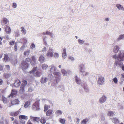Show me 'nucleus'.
<instances>
[{
	"label": "nucleus",
	"instance_id": "1",
	"mask_svg": "<svg viewBox=\"0 0 124 124\" xmlns=\"http://www.w3.org/2000/svg\"><path fill=\"white\" fill-rule=\"evenodd\" d=\"M112 58L115 59L116 65L117 66L118 61H123L124 60V50H121L119 51L117 55L115 54L112 56Z\"/></svg>",
	"mask_w": 124,
	"mask_h": 124
},
{
	"label": "nucleus",
	"instance_id": "2",
	"mask_svg": "<svg viewBox=\"0 0 124 124\" xmlns=\"http://www.w3.org/2000/svg\"><path fill=\"white\" fill-rule=\"evenodd\" d=\"M85 68V65L83 64H80L79 66L80 72L82 73V75L83 76H86L88 75L89 73L88 72L84 71Z\"/></svg>",
	"mask_w": 124,
	"mask_h": 124
},
{
	"label": "nucleus",
	"instance_id": "3",
	"mask_svg": "<svg viewBox=\"0 0 124 124\" xmlns=\"http://www.w3.org/2000/svg\"><path fill=\"white\" fill-rule=\"evenodd\" d=\"M31 61V59L29 58H27L25 61H23L21 64V66L23 69H25L27 68L29 66V64L28 62Z\"/></svg>",
	"mask_w": 124,
	"mask_h": 124
},
{
	"label": "nucleus",
	"instance_id": "4",
	"mask_svg": "<svg viewBox=\"0 0 124 124\" xmlns=\"http://www.w3.org/2000/svg\"><path fill=\"white\" fill-rule=\"evenodd\" d=\"M37 67H36L30 72V73L34 74L35 76L37 77H40L41 74L40 72L37 70Z\"/></svg>",
	"mask_w": 124,
	"mask_h": 124
},
{
	"label": "nucleus",
	"instance_id": "5",
	"mask_svg": "<svg viewBox=\"0 0 124 124\" xmlns=\"http://www.w3.org/2000/svg\"><path fill=\"white\" fill-rule=\"evenodd\" d=\"M51 68L50 71L51 73V74H50V76L49 79L51 80L52 78H53V76L52 74V73L54 74L57 70V69L56 67L54 65H52L50 66Z\"/></svg>",
	"mask_w": 124,
	"mask_h": 124
},
{
	"label": "nucleus",
	"instance_id": "6",
	"mask_svg": "<svg viewBox=\"0 0 124 124\" xmlns=\"http://www.w3.org/2000/svg\"><path fill=\"white\" fill-rule=\"evenodd\" d=\"M104 78L101 76H99L98 77L97 82L98 84L99 85H102L104 82Z\"/></svg>",
	"mask_w": 124,
	"mask_h": 124
},
{
	"label": "nucleus",
	"instance_id": "7",
	"mask_svg": "<svg viewBox=\"0 0 124 124\" xmlns=\"http://www.w3.org/2000/svg\"><path fill=\"white\" fill-rule=\"evenodd\" d=\"M53 49L49 47L46 55L47 57H52L53 56Z\"/></svg>",
	"mask_w": 124,
	"mask_h": 124
},
{
	"label": "nucleus",
	"instance_id": "8",
	"mask_svg": "<svg viewBox=\"0 0 124 124\" xmlns=\"http://www.w3.org/2000/svg\"><path fill=\"white\" fill-rule=\"evenodd\" d=\"M48 79L47 77H43L41 78L40 81V82L41 83L43 84L46 83L48 81L49 79L50 80V79H49V77L50 76L48 74Z\"/></svg>",
	"mask_w": 124,
	"mask_h": 124
},
{
	"label": "nucleus",
	"instance_id": "9",
	"mask_svg": "<svg viewBox=\"0 0 124 124\" xmlns=\"http://www.w3.org/2000/svg\"><path fill=\"white\" fill-rule=\"evenodd\" d=\"M39 101H38L34 103L32 106L34 110H37L39 109Z\"/></svg>",
	"mask_w": 124,
	"mask_h": 124
},
{
	"label": "nucleus",
	"instance_id": "10",
	"mask_svg": "<svg viewBox=\"0 0 124 124\" xmlns=\"http://www.w3.org/2000/svg\"><path fill=\"white\" fill-rule=\"evenodd\" d=\"M20 101H19L18 99H15L14 100H12L11 102V104H9V107H10L12 105H14L18 104L19 103Z\"/></svg>",
	"mask_w": 124,
	"mask_h": 124
},
{
	"label": "nucleus",
	"instance_id": "11",
	"mask_svg": "<svg viewBox=\"0 0 124 124\" xmlns=\"http://www.w3.org/2000/svg\"><path fill=\"white\" fill-rule=\"evenodd\" d=\"M62 57L64 59H65L67 57L66 49L65 48H64L62 49Z\"/></svg>",
	"mask_w": 124,
	"mask_h": 124
},
{
	"label": "nucleus",
	"instance_id": "12",
	"mask_svg": "<svg viewBox=\"0 0 124 124\" xmlns=\"http://www.w3.org/2000/svg\"><path fill=\"white\" fill-rule=\"evenodd\" d=\"M37 60V59L34 56H33L31 57V63L32 65H34Z\"/></svg>",
	"mask_w": 124,
	"mask_h": 124
},
{
	"label": "nucleus",
	"instance_id": "13",
	"mask_svg": "<svg viewBox=\"0 0 124 124\" xmlns=\"http://www.w3.org/2000/svg\"><path fill=\"white\" fill-rule=\"evenodd\" d=\"M30 119L35 123L38 122L39 120V118L33 117L31 116H30Z\"/></svg>",
	"mask_w": 124,
	"mask_h": 124
},
{
	"label": "nucleus",
	"instance_id": "14",
	"mask_svg": "<svg viewBox=\"0 0 124 124\" xmlns=\"http://www.w3.org/2000/svg\"><path fill=\"white\" fill-rule=\"evenodd\" d=\"M17 92L14 90H12L11 93L9 95L8 97L9 98H11L17 94Z\"/></svg>",
	"mask_w": 124,
	"mask_h": 124
},
{
	"label": "nucleus",
	"instance_id": "15",
	"mask_svg": "<svg viewBox=\"0 0 124 124\" xmlns=\"http://www.w3.org/2000/svg\"><path fill=\"white\" fill-rule=\"evenodd\" d=\"M106 98L105 96H103L100 98L99 101L100 103H103L106 101Z\"/></svg>",
	"mask_w": 124,
	"mask_h": 124
},
{
	"label": "nucleus",
	"instance_id": "16",
	"mask_svg": "<svg viewBox=\"0 0 124 124\" xmlns=\"http://www.w3.org/2000/svg\"><path fill=\"white\" fill-rule=\"evenodd\" d=\"M25 85L23 84H22L21 85L20 88V90L19 91L20 93L21 94H23L24 93V88Z\"/></svg>",
	"mask_w": 124,
	"mask_h": 124
},
{
	"label": "nucleus",
	"instance_id": "17",
	"mask_svg": "<svg viewBox=\"0 0 124 124\" xmlns=\"http://www.w3.org/2000/svg\"><path fill=\"white\" fill-rule=\"evenodd\" d=\"M45 58L43 55H40L39 57V61L41 63H43L45 62Z\"/></svg>",
	"mask_w": 124,
	"mask_h": 124
},
{
	"label": "nucleus",
	"instance_id": "18",
	"mask_svg": "<svg viewBox=\"0 0 124 124\" xmlns=\"http://www.w3.org/2000/svg\"><path fill=\"white\" fill-rule=\"evenodd\" d=\"M75 79L76 80V82L77 84L79 85H82L81 80L79 78L77 77V76L75 77Z\"/></svg>",
	"mask_w": 124,
	"mask_h": 124
},
{
	"label": "nucleus",
	"instance_id": "19",
	"mask_svg": "<svg viewBox=\"0 0 124 124\" xmlns=\"http://www.w3.org/2000/svg\"><path fill=\"white\" fill-rule=\"evenodd\" d=\"M121 40H124V34L119 35L116 39V41H120Z\"/></svg>",
	"mask_w": 124,
	"mask_h": 124
},
{
	"label": "nucleus",
	"instance_id": "20",
	"mask_svg": "<svg viewBox=\"0 0 124 124\" xmlns=\"http://www.w3.org/2000/svg\"><path fill=\"white\" fill-rule=\"evenodd\" d=\"M119 48L118 46H115L114 48L113 52L114 53H117L119 50Z\"/></svg>",
	"mask_w": 124,
	"mask_h": 124
},
{
	"label": "nucleus",
	"instance_id": "21",
	"mask_svg": "<svg viewBox=\"0 0 124 124\" xmlns=\"http://www.w3.org/2000/svg\"><path fill=\"white\" fill-rule=\"evenodd\" d=\"M19 118L20 120H27L28 119V118L27 116L24 115H20L19 116Z\"/></svg>",
	"mask_w": 124,
	"mask_h": 124
},
{
	"label": "nucleus",
	"instance_id": "22",
	"mask_svg": "<svg viewBox=\"0 0 124 124\" xmlns=\"http://www.w3.org/2000/svg\"><path fill=\"white\" fill-rule=\"evenodd\" d=\"M21 82L18 79H17L15 81L14 83V86L16 87L19 86Z\"/></svg>",
	"mask_w": 124,
	"mask_h": 124
},
{
	"label": "nucleus",
	"instance_id": "23",
	"mask_svg": "<svg viewBox=\"0 0 124 124\" xmlns=\"http://www.w3.org/2000/svg\"><path fill=\"white\" fill-rule=\"evenodd\" d=\"M53 74L55 77H59V81L60 79V77L61 75V73L59 72L56 71Z\"/></svg>",
	"mask_w": 124,
	"mask_h": 124
},
{
	"label": "nucleus",
	"instance_id": "24",
	"mask_svg": "<svg viewBox=\"0 0 124 124\" xmlns=\"http://www.w3.org/2000/svg\"><path fill=\"white\" fill-rule=\"evenodd\" d=\"M116 6L119 10L124 11V8L120 4H117L116 5Z\"/></svg>",
	"mask_w": 124,
	"mask_h": 124
},
{
	"label": "nucleus",
	"instance_id": "25",
	"mask_svg": "<svg viewBox=\"0 0 124 124\" xmlns=\"http://www.w3.org/2000/svg\"><path fill=\"white\" fill-rule=\"evenodd\" d=\"M20 109L18 111L14 112H12L10 113V115L11 116H17L19 113V112L20 111Z\"/></svg>",
	"mask_w": 124,
	"mask_h": 124
},
{
	"label": "nucleus",
	"instance_id": "26",
	"mask_svg": "<svg viewBox=\"0 0 124 124\" xmlns=\"http://www.w3.org/2000/svg\"><path fill=\"white\" fill-rule=\"evenodd\" d=\"M5 31L8 34H10L11 32V30L8 26H6Z\"/></svg>",
	"mask_w": 124,
	"mask_h": 124
},
{
	"label": "nucleus",
	"instance_id": "27",
	"mask_svg": "<svg viewBox=\"0 0 124 124\" xmlns=\"http://www.w3.org/2000/svg\"><path fill=\"white\" fill-rule=\"evenodd\" d=\"M8 20L6 18H4L3 19L2 24H7L8 23Z\"/></svg>",
	"mask_w": 124,
	"mask_h": 124
},
{
	"label": "nucleus",
	"instance_id": "28",
	"mask_svg": "<svg viewBox=\"0 0 124 124\" xmlns=\"http://www.w3.org/2000/svg\"><path fill=\"white\" fill-rule=\"evenodd\" d=\"M55 114L57 116H59L62 114V112L61 110H57L55 112Z\"/></svg>",
	"mask_w": 124,
	"mask_h": 124
},
{
	"label": "nucleus",
	"instance_id": "29",
	"mask_svg": "<svg viewBox=\"0 0 124 124\" xmlns=\"http://www.w3.org/2000/svg\"><path fill=\"white\" fill-rule=\"evenodd\" d=\"M4 61H5V62H8L9 60V58L7 55L4 54Z\"/></svg>",
	"mask_w": 124,
	"mask_h": 124
},
{
	"label": "nucleus",
	"instance_id": "30",
	"mask_svg": "<svg viewBox=\"0 0 124 124\" xmlns=\"http://www.w3.org/2000/svg\"><path fill=\"white\" fill-rule=\"evenodd\" d=\"M61 72L63 76H66L67 75V73L66 70L64 69H62L61 70Z\"/></svg>",
	"mask_w": 124,
	"mask_h": 124
},
{
	"label": "nucleus",
	"instance_id": "31",
	"mask_svg": "<svg viewBox=\"0 0 124 124\" xmlns=\"http://www.w3.org/2000/svg\"><path fill=\"white\" fill-rule=\"evenodd\" d=\"M46 120L44 117H42L40 119V122L42 124H45L46 122Z\"/></svg>",
	"mask_w": 124,
	"mask_h": 124
},
{
	"label": "nucleus",
	"instance_id": "32",
	"mask_svg": "<svg viewBox=\"0 0 124 124\" xmlns=\"http://www.w3.org/2000/svg\"><path fill=\"white\" fill-rule=\"evenodd\" d=\"M48 65L45 63H44L42 64L41 65V67L42 69L44 70H46L47 68H48Z\"/></svg>",
	"mask_w": 124,
	"mask_h": 124
},
{
	"label": "nucleus",
	"instance_id": "33",
	"mask_svg": "<svg viewBox=\"0 0 124 124\" xmlns=\"http://www.w3.org/2000/svg\"><path fill=\"white\" fill-rule=\"evenodd\" d=\"M110 119L114 123L116 124V123H118V120L116 117L113 118H111Z\"/></svg>",
	"mask_w": 124,
	"mask_h": 124
},
{
	"label": "nucleus",
	"instance_id": "34",
	"mask_svg": "<svg viewBox=\"0 0 124 124\" xmlns=\"http://www.w3.org/2000/svg\"><path fill=\"white\" fill-rule=\"evenodd\" d=\"M114 113L115 112L112 111H108L107 113V115L108 116H113L114 115Z\"/></svg>",
	"mask_w": 124,
	"mask_h": 124
},
{
	"label": "nucleus",
	"instance_id": "35",
	"mask_svg": "<svg viewBox=\"0 0 124 124\" xmlns=\"http://www.w3.org/2000/svg\"><path fill=\"white\" fill-rule=\"evenodd\" d=\"M53 111V110L52 109L49 110L46 112V115L47 116H49L52 114Z\"/></svg>",
	"mask_w": 124,
	"mask_h": 124
},
{
	"label": "nucleus",
	"instance_id": "36",
	"mask_svg": "<svg viewBox=\"0 0 124 124\" xmlns=\"http://www.w3.org/2000/svg\"><path fill=\"white\" fill-rule=\"evenodd\" d=\"M30 101H28L26 102L25 103L24 106L25 108H27L30 105Z\"/></svg>",
	"mask_w": 124,
	"mask_h": 124
},
{
	"label": "nucleus",
	"instance_id": "37",
	"mask_svg": "<svg viewBox=\"0 0 124 124\" xmlns=\"http://www.w3.org/2000/svg\"><path fill=\"white\" fill-rule=\"evenodd\" d=\"M59 121L61 123L63 124H65L66 120L64 119L60 118L59 119Z\"/></svg>",
	"mask_w": 124,
	"mask_h": 124
},
{
	"label": "nucleus",
	"instance_id": "38",
	"mask_svg": "<svg viewBox=\"0 0 124 124\" xmlns=\"http://www.w3.org/2000/svg\"><path fill=\"white\" fill-rule=\"evenodd\" d=\"M27 47V45L26 44H23V45L20 48V50L22 51H23L24 49Z\"/></svg>",
	"mask_w": 124,
	"mask_h": 124
},
{
	"label": "nucleus",
	"instance_id": "39",
	"mask_svg": "<svg viewBox=\"0 0 124 124\" xmlns=\"http://www.w3.org/2000/svg\"><path fill=\"white\" fill-rule=\"evenodd\" d=\"M112 80L115 84H117L118 83V79L116 77H115L112 79Z\"/></svg>",
	"mask_w": 124,
	"mask_h": 124
},
{
	"label": "nucleus",
	"instance_id": "40",
	"mask_svg": "<svg viewBox=\"0 0 124 124\" xmlns=\"http://www.w3.org/2000/svg\"><path fill=\"white\" fill-rule=\"evenodd\" d=\"M30 50L28 49L27 51H25L24 53V54L25 55H28L30 53Z\"/></svg>",
	"mask_w": 124,
	"mask_h": 124
},
{
	"label": "nucleus",
	"instance_id": "41",
	"mask_svg": "<svg viewBox=\"0 0 124 124\" xmlns=\"http://www.w3.org/2000/svg\"><path fill=\"white\" fill-rule=\"evenodd\" d=\"M11 74L10 73H6L4 74V76L6 78H8L10 77Z\"/></svg>",
	"mask_w": 124,
	"mask_h": 124
},
{
	"label": "nucleus",
	"instance_id": "42",
	"mask_svg": "<svg viewBox=\"0 0 124 124\" xmlns=\"http://www.w3.org/2000/svg\"><path fill=\"white\" fill-rule=\"evenodd\" d=\"M55 58H58L59 57V54L57 53H54V54H53Z\"/></svg>",
	"mask_w": 124,
	"mask_h": 124
},
{
	"label": "nucleus",
	"instance_id": "43",
	"mask_svg": "<svg viewBox=\"0 0 124 124\" xmlns=\"http://www.w3.org/2000/svg\"><path fill=\"white\" fill-rule=\"evenodd\" d=\"M117 108L118 109L120 110L123 108V107L122 105L119 104L117 107Z\"/></svg>",
	"mask_w": 124,
	"mask_h": 124
},
{
	"label": "nucleus",
	"instance_id": "44",
	"mask_svg": "<svg viewBox=\"0 0 124 124\" xmlns=\"http://www.w3.org/2000/svg\"><path fill=\"white\" fill-rule=\"evenodd\" d=\"M21 29H22L21 31L25 35L26 33V30L24 28V27H21Z\"/></svg>",
	"mask_w": 124,
	"mask_h": 124
},
{
	"label": "nucleus",
	"instance_id": "45",
	"mask_svg": "<svg viewBox=\"0 0 124 124\" xmlns=\"http://www.w3.org/2000/svg\"><path fill=\"white\" fill-rule=\"evenodd\" d=\"M78 41L79 44L80 45H82L84 43V41L83 40L80 39H78Z\"/></svg>",
	"mask_w": 124,
	"mask_h": 124
},
{
	"label": "nucleus",
	"instance_id": "46",
	"mask_svg": "<svg viewBox=\"0 0 124 124\" xmlns=\"http://www.w3.org/2000/svg\"><path fill=\"white\" fill-rule=\"evenodd\" d=\"M2 100L3 102L5 103H7V99L4 97H2Z\"/></svg>",
	"mask_w": 124,
	"mask_h": 124
},
{
	"label": "nucleus",
	"instance_id": "47",
	"mask_svg": "<svg viewBox=\"0 0 124 124\" xmlns=\"http://www.w3.org/2000/svg\"><path fill=\"white\" fill-rule=\"evenodd\" d=\"M12 6L14 8H16L17 7V5L16 3L14 2L12 3Z\"/></svg>",
	"mask_w": 124,
	"mask_h": 124
},
{
	"label": "nucleus",
	"instance_id": "48",
	"mask_svg": "<svg viewBox=\"0 0 124 124\" xmlns=\"http://www.w3.org/2000/svg\"><path fill=\"white\" fill-rule=\"evenodd\" d=\"M119 65L120 66V67L121 68L122 70L123 71H124V66L123 63H121L119 64Z\"/></svg>",
	"mask_w": 124,
	"mask_h": 124
},
{
	"label": "nucleus",
	"instance_id": "49",
	"mask_svg": "<svg viewBox=\"0 0 124 124\" xmlns=\"http://www.w3.org/2000/svg\"><path fill=\"white\" fill-rule=\"evenodd\" d=\"M46 50V47H45L43 48L41 51L43 53H45Z\"/></svg>",
	"mask_w": 124,
	"mask_h": 124
},
{
	"label": "nucleus",
	"instance_id": "50",
	"mask_svg": "<svg viewBox=\"0 0 124 124\" xmlns=\"http://www.w3.org/2000/svg\"><path fill=\"white\" fill-rule=\"evenodd\" d=\"M35 47V45L34 43H32L30 46V48L31 49H33Z\"/></svg>",
	"mask_w": 124,
	"mask_h": 124
},
{
	"label": "nucleus",
	"instance_id": "51",
	"mask_svg": "<svg viewBox=\"0 0 124 124\" xmlns=\"http://www.w3.org/2000/svg\"><path fill=\"white\" fill-rule=\"evenodd\" d=\"M20 124H25V122L23 120H20Z\"/></svg>",
	"mask_w": 124,
	"mask_h": 124
},
{
	"label": "nucleus",
	"instance_id": "52",
	"mask_svg": "<svg viewBox=\"0 0 124 124\" xmlns=\"http://www.w3.org/2000/svg\"><path fill=\"white\" fill-rule=\"evenodd\" d=\"M69 59L71 60L72 61V62L73 61L75 60L74 58L72 56H69Z\"/></svg>",
	"mask_w": 124,
	"mask_h": 124
},
{
	"label": "nucleus",
	"instance_id": "53",
	"mask_svg": "<svg viewBox=\"0 0 124 124\" xmlns=\"http://www.w3.org/2000/svg\"><path fill=\"white\" fill-rule=\"evenodd\" d=\"M6 68L8 70H10V67L8 65H5Z\"/></svg>",
	"mask_w": 124,
	"mask_h": 124
},
{
	"label": "nucleus",
	"instance_id": "54",
	"mask_svg": "<svg viewBox=\"0 0 124 124\" xmlns=\"http://www.w3.org/2000/svg\"><path fill=\"white\" fill-rule=\"evenodd\" d=\"M44 110L45 111H46L48 109V106L46 105H45L44 106Z\"/></svg>",
	"mask_w": 124,
	"mask_h": 124
},
{
	"label": "nucleus",
	"instance_id": "55",
	"mask_svg": "<svg viewBox=\"0 0 124 124\" xmlns=\"http://www.w3.org/2000/svg\"><path fill=\"white\" fill-rule=\"evenodd\" d=\"M86 119H84L82 122V124H86Z\"/></svg>",
	"mask_w": 124,
	"mask_h": 124
},
{
	"label": "nucleus",
	"instance_id": "56",
	"mask_svg": "<svg viewBox=\"0 0 124 124\" xmlns=\"http://www.w3.org/2000/svg\"><path fill=\"white\" fill-rule=\"evenodd\" d=\"M17 46L16 45H15L14 46V50L15 51H16L17 50Z\"/></svg>",
	"mask_w": 124,
	"mask_h": 124
},
{
	"label": "nucleus",
	"instance_id": "57",
	"mask_svg": "<svg viewBox=\"0 0 124 124\" xmlns=\"http://www.w3.org/2000/svg\"><path fill=\"white\" fill-rule=\"evenodd\" d=\"M15 41H11L9 43V44L10 45H13Z\"/></svg>",
	"mask_w": 124,
	"mask_h": 124
},
{
	"label": "nucleus",
	"instance_id": "58",
	"mask_svg": "<svg viewBox=\"0 0 124 124\" xmlns=\"http://www.w3.org/2000/svg\"><path fill=\"white\" fill-rule=\"evenodd\" d=\"M3 69V66L0 65V71L2 70Z\"/></svg>",
	"mask_w": 124,
	"mask_h": 124
},
{
	"label": "nucleus",
	"instance_id": "59",
	"mask_svg": "<svg viewBox=\"0 0 124 124\" xmlns=\"http://www.w3.org/2000/svg\"><path fill=\"white\" fill-rule=\"evenodd\" d=\"M23 83H22V84H23V85H24L25 86V85L27 84V82L26 80H24L23 81Z\"/></svg>",
	"mask_w": 124,
	"mask_h": 124
},
{
	"label": "nucleus",
	"instance_id": "60",
	"mask_svg": "<svg viewBox=\"0 0 124 124\" xmlns=\"http://www.w3.org/2000/svg\"><path fill=\"white\" fill-rule=\"evenodd\" d=\"M32 89L31 87H30L29 88L28 91L30 92H31L32 91Z\"/></svg>",
	"mask_w": 124,
	"mask_h": 124
},
{
	"label": "nucleus",
	"instance_id": "61",
	"mask_svg": "<svg viewBox=\"0 0 124 124\" xmlns=\"http://www.w3.org/2000/svg\"><path fill=\"white\" fill-rule=\"evenodd\" d=\"M51 33V32H50L49 31H47L46 32V35H50Z\"/></svg>",
	"mask_w": 124,
	"mask_h": 124
},
{
	"label": "nucleus",
	"instance_id": "62",
	"mask_svg": "<svg viewBox=\"0 0 124 124\" xmlns=\"http://www.w3.org/2000/svg\"><path fill=\"white\" fill-rule=\"evenodd\" d=\"M13 124H19L18 121L17 120H15Z\"/></svg>",
	"mask_w": 124,
	"mask_h": 124
},
{
	"label": "nucleus",
	"instance_id": "63",
	"mask_svg": "<svg viewBox=\"0 0 124 124\" xmlns=\"http://www.w3.org/2000/svg\"><path fill=\"white\" fill-rule=\"evenodd\" d=\"M77 121L76 122V123L77 124H78L79 123L80 120L78 118H77Z\"/></svg>",
	"mask_w": 124,
	"mask_h": 124
},
{
	"label": "nucleus",
	"instance_id": "64",
	"mask_svg": "<svg viewBox=\"0 0 124 124\" xmlns=\"http://www.w3.org/2000/svg\"><path fill=\"white\" fill-rule=\"evenodd\" d=\"M68 73L69 74H70L72 73L71 71L70 70H68L67 71Z\"/></svg>",
	"mask_w": 124,
	"mask_h": 124
}]
</instances>
